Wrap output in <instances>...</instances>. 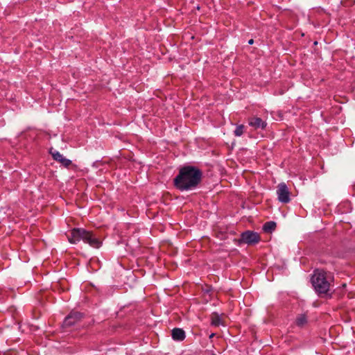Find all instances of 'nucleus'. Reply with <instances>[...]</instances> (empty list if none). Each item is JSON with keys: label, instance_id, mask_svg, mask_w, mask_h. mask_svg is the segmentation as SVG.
<instances>
[{"label": "nucleus", "instance_id": "nucleus-1", "mask_svg": "<svg viewBox=\"0 0 355 355\" xmlns=\"http://www.w3.org/2000/svg\"><path fill=\"white\" fill-rule=\"evenodd\" d=\"M202 172L195 166H186L181 168L173 180L176 189L181 191L196 189L201 182Z\"/></svg>", "mask_w": 355, "mask_h": 355}, {"label": "nucleus", "instance_id": "nucleus-2", "mask_svg": "<svg viewBox=\"0 0 355 355\" xmlns=\"http://www.w3.org/2000/svg\"><path fill=\"white\" fill-rule=\"evenodd\" d=\"M334 280L333 274L322 269H315L311 277V284L318 295L327 294Z\"/></svg>", "mask_w": 355, "mask_h": 355}, {"label": "nucleus", "instance_id": "nucleus-3", "mask_svg": "<svg viewBox=\"0 0 355 355\" xmlns=\"http://www.w3.org/2000/svg\"><path fill=\"white\" fill-rule=\"evenodd\" d=\"M67 238L69 243L73 244L82 240L95 248H98L101 245V241L92 232L87 231L83 228H73L67 235Z\"/></svg>", "mask_w": 355, "mask_h": 355}, {"label": "nucleus", "instance_id": "nucleus-4", "mask_svg": "<svg viewBox=\"0 0 355 355\" xmlns=\"http://www.w3.org/2000/svg\"><path fill=\"white\" fill-rule=\"evenodd\" d=\"M276 193L279 202L286 204L291 201V193L284 182H282L277 185Z\"/></svg>", "mask_w": 355, "mask_h": 355}, {"label": "nucleus", "instance_id": "nucleus-5", "mask_svg": "<svg viewBox=\"0 0 355 355\" xmlns=\"http://www.w3.org/2000/svg\"><path fill=\"white\" fill-rule=\"evenodd\" d=\"M260 236L257 232L246 231L241 234L240 241L248 245H254L260 241Z\"/></svg>", "mask_w": 355, "mask_h": 355}, {"label": "nucleus", "instance_id": "nucleus-6", "mask_svg": "<svg viewBox=\"0 0 355 355\" xmlns=\"http://www.w3.org/2000/svg\"><path fill=\"white\" fill-rule=\"evenodd\" d=\"M82 314L79 312L71 313L67 316L63 322V325L66 327H71L75 324L78 320H80Z\"/></svg>", "mask_w": 355, "mask_h": 355}, {"label": "nucleus", "instance_id": "nucleus-7", "mask_svg": "<svg viewBox=\"0 0 355 355\" xmlns=\"http://www.w3.org/2000/svg\"><path fill=\"white\" fill-rule=\"evenodd\" d=\"M248 124L255 130H264L267 125V123L259 117L250 118L248 119Z\"/></svg>", "mask_w": 355, "mask_h": 355}, {"label": "nucleus", "instance_id": "nucleus-8", "mask_svg": "<svg viewBox=\"0 0 355 355\" xmlns=\"http://www.w3.org/2000/svg\"><path fill=\"white\" fill-rule=\"evenodd\" d=\"M51 153L53 159L61 163L64 166L68 167L71 164V161L65 158L58 151L51 152Z\"/></svg>", "mask_w": 355, "mask_h": 355}, {"label": "nucleus", "instance_id": "nucleus-9", "mask_svg": "<svg viewBox=\"0 0 355 355\" xmlns=\"http://www.w3.org/2000/svg\"><path fill=\"white\" fill-rule=\"evenodd\" d=\"M171 335L173 339L176 341H182L185 338V332L180 328H174Z\"/></svg>", "mask_w": 355, "mask_h": 355}, {"label": "nucleus", "instance_id": "nucleus-10", "mask_svg": "<svg viewBox=\"0 0 355 355\" xmlns=\"http://www.w3.org/2000/svg\"><path fill=\"white\" fill-rule=\"evenodd\" d=\"M308 323V317L306 313L299 314L295 319V324L299 327H304Z\"/></svg>", "mask_w": 355, "mask_h": 355}, {"label": "nucleus", "instance_id": "nucleus-11", "mask_svg": "<svg viewBox=\"0 0 355 355\" xmlns=\"http://www.w3.org/2000/svg\"><path fill=\"white\" fill-rule=\"evenodd\" d=\"M276 228V223L274 221L266 222L263 227V230L266 232H271Z\"/></svg>", "mask_w": 355, "mask_h": 355}, {"label": "nucleus", "instance_id": "nucleus-12", "mask_svg": "<svg viewBox=\"0 0 355 355\" xmlns=\"http://www.w3.org/2000/svg\"><path fill=\"white\" fill-rule=\"evenodd\" d=\"M222 323L221 318L218 314L214 313L211 315V324L218 327Z\"/></svg>", "mask_w": 355, "mask_h": 355}, {"label": "nucleus", "instance_id": "nucleus-13", "mask_svg": "<svg viewBox=\"0 0 355 355\" xmlns=\"http://www.w3.org/2000/svg\"><path fill=\"white\" fill-rule=\"evenodd\" d=\"M245 126L243 125H237L234 131L236 137H241L244 132Z\"/></svg>", "mask_w": 355, "mask_h": 355}, {"label": "nucleus", "instance_id": "nucleus-14", "mask_svg": "<svg viewBox=\"0 0 355 355\" xmlns=\"http://www.w3.org/2000/svg\"><path fill=\"white\" fill-rule=\"evenodd\" d=\"M253 43H254V40H253L252 39H251V40H250L248 41V44H252Z\"/></svg>", "mask_w": 355, "mask_h": 355}, {"label": "nucleus", "instance_id": "nucleus-15", "mask_svg": "<svg viewBox=\"0 0 355 355\" xmlns=\"http://www.w3.org/2000/svg\"><path fill=\"white\" fill-rule=\"evenodd\" d=\"M214 334H211L209 336V338H212V337H214Z\"/></svg>", "mask_w": 355, "mask_h": 355}, {"label": "nucleus", "instance_id": "nucleus-16", "mask_svg": "<svg viewBox=\"0 0 355 355\" xmlns=\"http://www.w3.org/2000/svg\"><path fill=\"white\" fill-rule=\"evenodd\" d=\"M212 355H216V354H212Z\"/></svg>", "mask_w": 355, "mask_h": 355}]
</instances>
